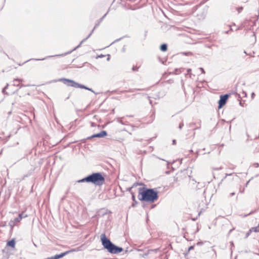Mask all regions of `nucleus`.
I'll return each instance as SVG.
<instances>
[{"instance_id": "f257e3e1", "label": "nucleus", "mask_w": 259, "mask_h": 259, "mask_svg": "<svg viewBox=\"0 0 259 259\" xmlns=\"http://www.w3.org/2000/svg\"><path fill=\"white\" fill-rule=\"evenodd\" d=\"M158 193L152 189H140L139 199L141 201L153 202L158 199Z\"/></svg>"}, {"instance_id": "f03ea898", "label": "nucleus", "mask_w": 259, "mask_h": 259, "mask_svg": "<svg viewBox=\"0 0 259 259\" xmlns=\"http://www.w3.org/2000/svg\"><path fill=\"white\" fill-rule=\"evenodd\" d=\"M105 179L99 172L94 173L81 180H78V183L91 182L96 185H101L104 183Z\"/></svg>"}, {"instance_id": "7ed1b4c3", "label": "nucleus", "mask_w": 259, "mask_h": 259, "mask_svg": "<svg viewBox=\"0 0 259 259\" xmlns=\"http://www.w3.org/2000/svg\"><path fill=\"white\" fill-rule=\"evenodd\" d=\"M60 81H63L64 84L67 85L69 87H72L75 88L84 89L94 93V91L92 89L89 88L84 85L79 84L73 80L66 78H62L60 79Z\"/></svg>"}, {"instance_id": "20e7f679", "label": "nucleus", "mask_w": 259, "mask_h": 259, "mask_svg": "<svg viewBox=\"0 0 259 259\" xmlns=\"http://www.w3.org/2000/svg\"><path fill=\"white\" fill-rule=\"evenodd\" d=\"M103 249H106L109 252L112 254H118L123 251V248L117 246L114 244H102Z\"/></svg>"}, {"instance_id": "39448f33", "label": "nucleus", "mask_w": 259, "mask_h": 259, "mask_svg": "<svg viewBox=\"0 0 259 259\" xmlns=\"http://www.w3.org/2000/svg\"><path fill=\"white\" fill-rule=\"evenodd\" d=\"M228 98V95L227 94L221 96L219 101V108H221L226 104Z\"/></svg>"}, {"instance_id": "423d86ee", "label": "nucleus", "mask_w": 259, "mask_h": 259, "mask_svg": "<svg viewBox=\"0 0 259 259\" xmlns=\"http://www.w3.org/2000/svg\"><path fill=\"white\" fill-rule=\"evenodd\" d=\"M20 221L18 217L11 220L9 223V226L10 227L11 229L12 230L14 226L18 225Z\"/></svg>"}, {"instance_id": "0eeeda50", "label": "nucleus", "mask_w": 259, "mask_h": 259, "mask_svg": "<svg viewBox=\"0 0 259 259\" xmlns=\"http://www.w3.org/2000/svg\"><path fill=\"white\" fill-rule=\"evenodd\" d=\"M107 135V132L105 131H103L99 133L95 134L89 138V139H92L93 138H103Z\"/></svg>"}, {"instance_id": "6e6552de", "label": "nucleus", "mask_w": 259, "mask_h": 259, "mask_svg": "<svg viewBox=\"0 0 259 259\" xmlns=\"http://www.w3.org/2000/svg\"><path fill=\"white\" fill-rule=\"evenodd\" d=\"M15 244H7L4 251L8 252L10 250H13L15 248Z\"/></svg>"}, {"instance_id": "1a4fd4ad", "label": "nucleus", "mask_w": 259, "mask_h": 259, "mask_svg": "<svg viewBox=\"0 0 259 259\" xmlns=\"http://www.w3.org/2000/svg\"><path fill=\"white\" fill-rule=\"evenodd\" d=\"M96 26H95V27L94 28V29H93V30L92 31V32L89 34V35L84 39H83L81 42L76 47H75L72 51L70 52V53L72 52L74 50H75L76 49L78 48L79 47H80L81 45V44L84 42L85 41H86L90 36L91 35H92V33L93 32L94 29H95Z\"/></svg>"}, {"instance_id": "9d476101", "label": "nucleus", "mask_w": 259, "mask_h": 259, "mask_svg": "<svg viewBox=\"0 0 259 259\" xmlns=\"http://www.w3.org/2000/svg\"><path fill=\"white\" fill-rule=\"evenodd\" d=\"M100 239L102 243H112L110 240L106 237L105 234H102L101 235Z\"/></svg>"}, {"instance_id": "9b49d317", "label": "nucleus", "mask_w": 259, "mask_h": 259, "mask_svg": "<svg viewBox=\"0 0 259 259\" xmlns=\"http://www.w3.org/2000/svg\"><path fill=\"white\" fill-rule=\"evenodd\" d=\"M28 217V215L25 213V211H23L22 213L19 214L18 218L21 221L23 218H25Z\"/></svg>"}, {"instance_id": "f8f14e48", "label": "nucleus", "mask_w": 259, "mask_h": 259, "mask_svg": "<svg viewBox=\"0 0 259 259\" xmlns=\"http://www.w3.org/2000/svg\"><path fill=\"white\" fill-rule=\"evenodd\" d=\"M167 45L165 44H162L160 46V50L163 51L165 52L167 50Z\"/></svg>"}, {"instance_id": "ddd939ff", "label": "nucleus", "mask_w": 259, "mask_h": 259, "mask_svg": "<svg viewBox=\"0 0 259 259\" xmlns=\"http://www.w3.org/2000/svg\"><path fill=\"white\" fill-rule=\"evenodd\" d=\"M17 81H22L23 80L22 79H15L14 80V81H13V82H14L13 85H17V86L19 85V84H17V83H16V82Z\"/></svg>"}, {"instance_id": "4468645a", "label": "nucleus", "mask_w": 259, "mask_h": 259, "mask_svg": "<svg viewBox=\"0 0 259 259\" xmlns=\"http://www.w3.org/2000/svg\"><path fill=\"white\" fill-rule=\"evenodd\" d=\"M62 55H55V56H48L46 58H43V59H35V60H44L47 58H51V57H55V56H61Z\"/></svg>"}, {"instance_id": "2eb2a0df", "label": "nucleus", "mask_w": 259, "mask_h": 259, "mask_svg": "<svg viewBox=\"0 0 259 259\" xmlns=\"http://www.w3.org/2000/svg\"><path fill=\"white\" fill-rule=\"evenodd\" d=\"M237 10L238 13H240L242 11L243 7H239L237 8Z\"/></svg>"}, {"instance_id": "dca6fc26", "label": "nucleus", "mask_w": 259, "mask_h": 259, "mask_svg": "<svg viewBox=\"0 0 259 259\" xmlns=\"http://www.w3.org/2000/svg\"><path fill=\"white\" fill-rule=\"evenodd\" d=\"M183 126H184V123L182 122L180 123L179 127L180 130H181Z\"/></svg>"}, {"instance_id": "f3484780", "label": "nucleus", "mask_w": 259, "mask_h": 259, "mask_svg": "<svg viewBox=\"0 0 259 259\" xmlns=\"http://www.w3.org/2000/svg\"><path fill=\"white\" fill-rule=\"evenodd\" d=\"M7 243H15V240L14 239H13L9 241Z\"/></svg>"}, {"instance_id": "a211bd4d", "label": "nucleus", "mask_w": 259, "mask_h": 259, "mask_svg": "<svg viewBox=\"0 0 259 259\" xmlns=\"http://www.w3.org/2000/svg\"><path fill=\"white\" fill-rule=\"evenodd\" d=\"M132 199L133 200V201H135L136 203H137V202L136 201L135 196L134 195H132Z\"/></svg>"}, {"instance_id": "6ab92c4d", "label": "nucleus", "mask_w": 259, "mask_h": 259, "mask_svg": "<svg viewBox=\"0 0 259 259\" xmlns=\"http://www.w3.org/2000/svg\"><path fill=\"white\" fill-rule=\"evenodd\" d=\"M132 70H133V71L137 70H138V68H137L136 67L134 66V67H133V68H132Z\"/></svg>"}, {"instance_id": "aec40b11", "label": "nucleus", "mask_w": 259, "mask_h": 259, "mask_svg": "<svg viewBox=\"0 0 259 259\" xmlns=\"http://www.w3.org/2000/svg\"><path fill=\"white\" fill-rule=\"evenodd\" d=\"M200 70L201 71L202 73H205V71H204V70L203 68H201V67L200 68Z\"/></svg>"}, {"instance_id": "412c9836", "label": "nucleus", "mask_w": 259, "mask_h": 259, "mask_svg": "<svg viewBox=\"0 0 259 259\" xmlns=\"http://www.w3.org/2000/svg\"><path fill=\"white\" fill-rule=\"evenodd\" d=\"M254 96H255L254 93H252L251 94V98H252V99H253V98H254Z\"/></svg>"}, {"instance_id": "4be33fe9", "label": "nucleus", "mask_w": 259, "mask_h": 259, "mask_svg": "<svg viewBox=\"0 0 259 259\" xmlns=\"http://www.w3.org/2000/svg\"><path fill=\"white\" fill-rule=\"evenodd\" d=\"M191 71V69H188L187 70V73H188V74H189V73H190Z\"/></svg>"}, {"instance_id": "5701e85b", "label": "nucleus", "mask_w": 259, "mask_h": 259, "mask_svg": "<svg viewBox=\"0 0 259 259\" xmlns=\"http://www.w3.org/2000/svg\"><path fill=\"white\" fill-rule=\"evenodd\" d=\"M8 86H9V84H7V85H6V86L5 87V88L3 89V92H4L5 90L8 88Z\"/></svg>"}, {"instance_id": "b1692460", "label": "nucleus", "mask_w": 259, "mask_h": 259, "mask_svg": "<svg viewBox=\"0 0 259 259\" xmlns=\"http://www.w3.org/2000/svg\"><path fill=\"white\" fill-rule=\"evenodd\" d=\"M234 195H235V193L234 192L231 193L230 194V196H234Z\"/></svg>"}, {"instance_id": "393cba45", "label": "nucleus", "mask_w": 259, "mask_h": 259, "mask_svg": "<svg viewBox=\"0 0 259 259\" xmlns=\"http://www.w3.org/2000/svg\"><path fill=\"white\" fill-rule=\"evenodd\" d=\"M193 247H194V246H190V247L189 248V249H188V250H189H189H190L191 249H193Z\"/></svg>"}, {"instance_id": "a878e982", "label": "nucleus", "mask_w": 259, "mask_h": 259, "mask_svg": "<svg viewBox=\"0 0 259 259\" xmlns=\"http://www.w3.org/2000/svg\"><path fill=\"white\" fill-rule=\"evenodd\" d=\"M106 14H105V15L102 17V18L101 19V21H102V20L104 19V18L106 16Z\"/></svg>"}, {"instance_id": "bb28decb", "label": "nucleus", "mask_w": 259, "mask_h": 259, "mask_svg": "<svg viewBox=\"0 0 259 259\" xmlns=\"http://www.w3.org/2000/svg\"><path fill=\"white\" fill-rule=\"evenodd\" d=\"M172 143H173V144H174H174H176V140H174L172 141Z\"/></svg>"}, {"instance_id": "cd10ccee", "label": "nucleus", "mask_w": 259, "mask_h": 259, "mask_svg": "<svg viewBox=\"0 0 259 259\" xmlns=\"http://www.w3.org/2000/svg\"><path fill=\"white\" fill-rule=\"evenodd\" d=\"M132 205H133V206H135V203H133Z\"/></svg>"}, {"instance_id": "c85d7f7f", "label": "nucleus", "mask_w": 259, "mask_h": 259, "mask_svg": "<svg viewBox=\"0 0 259 259\" xmlns=\"http://www.w3.org/2000/svg\"><path fill=\"white\" fill-rule=\"evenodd\" d=\"M233 229H231L229 231V233H230Z\"/></svg>"}, {"instance_id": "c756f323", "label": "nucleus", "mask_w": 259, "mask_h": 259, "mask_svg": "<svg viewBox=\"0 0 259 259\" xmlns=\"http://www.w3.org/2000/svg\"><path fill=\"white\" fill-rule=\"evenodd\" d=\"M256 166L257 167V166H258V163H257V164H256Z\"/></svg>"}, {"instance_id": "7c9ffc66", "label": "nucleus", "mask_w": 259, "mask_h": 259, "mask_svg": "<svg viewBox=\"0 0 259 259\" xmlns=\"http://www.w3.org/2000/svg\"><path fill=\"white\" fill-rule=\"evenodd\" d=\"M256 166L257 167V166H258V163H257V164H256Z\"/></svg>"}, {"instance_id": "2f4dec72", "label": "nucleus", "mask_w": 259, "mask_h": 259, "mask_svg": "<svg viewBox=\"0 0 259 259\" xmlns=\"http://www.w3.org/2000/svg\"><path fill=\"white\" fill-rule=\"evenodd\" d=\"M119 39H117V40H116L115 41H118Z\"/></svg>"}, {"instance_id": "473e14b6", "label": "nucleus", "mask_w": 259, "mask_h": 259, "mask_svg": "<svg viewBox=\"0 0 259 259\" xmlns=\"http://www.w3.org/2000/svg\"><path fill=\"white\" fill-rule=\"evenodd\" d=\"M161 159L163 161H166L165 160L163 159Z\"/></svg>"}]
</instances>
